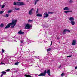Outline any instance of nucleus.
I'll list each match as a JSON object with an SVG mask.
<instances>
[{
    "label": "nucleus",
    "instance_id": "obj_10",
    "mask_svg": "<svg viewBox=\"0 0 77 77\" xmlns=\"http://www.w3.org/2000/svg\"><path fill=\"white\" fill-rule=\"evenodd\" d=\"M33 10H34L33 8H32L29 11V14L30 15H32L33 14V13H32V11H33Z\"/></svg>",
    "mask_w": 77,
    "mask_h": 77
},
{
    "label": "nucleus",
    "instance_id": "obj_17",
    "mask_svg": "<svg viewBox=\"0 0 77 77\" xmlns=\"http://www.w3.org/2000/svg\"><path fill=\"white\" fill-rule=\"evenodd\" d=\"M4 26V24L3 23H2L0 25V27L1 28H2Z\"/></svg>",
    "mask_w": 77,
    "mask_h": 77
},
{
    "label": "nucleus",
    "instance_id": "obj_23",
    "mask_svg": "<svg viewBox=\"0 0 77 77\" xmlns=\"http://www.w3.org/2000/svg\"><path fill=\"white\" fill-rule=\"evenodd\" d=\"M5 5H4V4L2 5V6L1 7V9H3L4 8H5Z\"/></svg>",
    "mask_w": 77,
    "mask_h": 77
},
{
    "label": "nucleus",
    "instance_id": "obj_44",
    "mask_svg": "<svg viewBox=\"0 0 77 77\" xmlns=\"http://www.w3.org/2000/svg\"><path fill=\"white\" fill-rule=\"evenodd\" d=\"M50 45V46H51V45H52V44L51 43Z\"/></svg>",
    "mask_w": 77,
    "mask_h": 77
},
{
    "label": "nucleus",
    "instance_id": "obj_42",
    "mask_svg": "<svg viewBox=\"0 0 77 77\" xmlns=\"http://www.w3.org/2000/svg\"><path fill=\"white\" fill-rule=\"evenodd\" d=\"M51 44H52V43H53V41H51Z\"/></svg>",
    "mask_w": 77,
    "mask_h": 77
},
{
    "label": "nucleus",
    "instance_id": "obj_45",
    "mask_svg": "<svg viewBox=\"0 0 77 77\" xmlns=\"http://www.w3.org/2000/svg\"><path fill=\"white\" fill-rule=\"evenodd\" d=\"M75 69H77V66L75 67Z\"/></svg>",
    "mask_w": 77,
    "mask_h": 77
},
{
    "label": "nucleus",
    "instance_id": "obj_37",
    "mask_svg": "<svg viewBox=\"0 0 77 77\" xmlns=\"http://www.w3.org/2000/svg\"><path fill=\"white\" fill-rule=\"evenodd\" d=\"M57 39H60V38L59 37H57Z\"/></svg>",
    "mask_w": 77,
    "mask_h": 77
},
{
    "label": "nucleus",
    "instance_id": "obj_2",
    "mask_svg": "<svg viewBox=\"0 0 77 77\" xmlns=\"http://www.w3.org/2000/svg\"><path fill=\"white\" fill-rule=\"evenodd\" d=\"M13 5H17V6H23V5H24V3L22 2H17L16 3L14 2Z\"/></svg>",
    "mask_w": 77,
    "mask_h": 77
},
{
    "label": "nucleus",
    "instance_id": "obj_14",
    "mask_svg": "<svg viewBox=\"0 0 77 77\" xmlns=\"http://www.w3.org/2000/svg\"><path fill=\"white\" fill-rule=\"evenodd\" d=\"M70 23L72 25H74L75 24V22L74 21H71Z\"/></svg>",
    "mask_w": 77,
    "mask_h": 77
},
{
    "label": "nucleus",
    "instance_id": "obj_29",
    "mask_svg": "<svg viewBox=\"0 0 77 77\" xmlns=\"http://www.w3.org/2000/svg\"><path fill=\"white\" fill-rule=\"evenodd\" d=\"M33 21V20H30V19H29V20H28V22H32V21Z\"/></svg>",
    "mask_w": 77,
    "mask_h": 77
},
{
    "label": "nucleus",
    "instance_id": "obj_11",
    "mask_svg": "<svg viewBox=\"0 0 77 77\" xmlns=\"http://www.w3.org/2000/svg\"><path fill=\"white\" fill-rule=\"evenodd\" d=\"M24 32H22L21 30H20L18 32V34L19 35H24Z\"/></svg>",
    "mask_w": 77,
    "mask_h": 77
},
{
    "label": "nucleus",
    "instance_id": "obj_8",
    "mask_svg": "<svg viewBox=\"0 0 77 77\" xmlns=\"http://www.w3.org/2000/svg\"><path fill=\"white\" fill-rule=\"evenodd\" d=\"M45 71H46V74L47 73L48 75H49V76H50V69L48 70L47 71V70H45Z\"/></svg>",
    "mask_w": 77,
    "mask_h": 77
},
{
    "label": "nucleus",
    "instance_id": "obj_18",
    "mask_svg": "<svg viewBox=\"0 0 77 77\" xmlns=\"http://www.w3.org/2000/svg\"><path fill=\"white\" fill-rule=\"evenodd\" d=\"M36 16H37V17H42V15L39 14H37Z\"/></svg>",
    "mask_w": 77,
    "mask_h": 77
},
{
    "label": "nucleus",
    "instance_id": "obj_31",
    "mask_svg": "<svg viewBox=\"0 0 77 77\" xmlns=\"http://www.w3.org/2000/svg\"><path fill=\"white\" fill-rule=\"evenodd\" d=\"M38 2V1H36L35 2V5H36V3Z\"/></svg>",
    "mask_w": 77,
    "mask_h": 77
},
{
    "label": "nucleus",
    "instance_id": "obj_33",
    "mask_svg": "<svg viewBox=\"0 0 77 77\" xmlns=\"http://www.w3.org/2000/svg\"><path fill=\"white\" fill-rule=\"evenodd\" d=\"M18 63H15V65H18Z\"/></svg>",
    "mask_w": 77,
    "mask_h": 77
},
{
    "label": "nucleus",
    "instance_id": "obj_34",
    "mask_svg": "<svg viewBox=\"0 0 77 77\" xmlns=\"http://www.w3.org/2000/svg\"><path fill=\"white\" fill-rule=\"evenodd\" d=\"M10 71V69H7L6 70V71H7V72H9Z\"/></svg>",
    "mask_w": 77,
    "mask_h": 77
},
{
    "label": "nucleus",
    "instance_id": "obj_1",
    "mask_svg": "<svg viewBox=\"0 0 77 77\" xmlns=\"http://www.w3.org/2000/svg\"><path fill=\"white\" fill-rule=\"evenodd\" d=\"M17 20H14V19H12V22L11 23V25H12L11 26V28H13L15 27V26L17 24Z\"/></svg>",
    "mask_w": 77,
    "mask_h": 77
},
{
    "label": "nucleus",
    "instance_id": "obj_27",
    "mask_svg": "<svg viewBox=\"0 0 77 77\" xmlns=\"http://www.w3.org/2000/svg\"><path fill=\"white\" fill-rule=\"evenodd\" d=\"M51 50V49L49 48L47 49V51H50Z\"/></svg>",
    "mask_w": 77,
    "mask_h": 77
},
{
    "label": "nucleus",
    "instance_id": "obj_12",
    "mask_svg": "<svg viewBox=\"0 0 77 77\" xmlns=\"http://www.w3.org/2000/svg\"><path fill=\"white\" fill-rule=\"evenodd\" d=\"M69 20L71 21H74V18L72 17H70L69 18Z\"/></svg>",
    "mask_w": 77,
    "mask_h": 77
},
{
    "label": "nucleus",
    "instance_id": "obj_25",
    "mask_svg": "<svg viewBox=\"0 0 77 77\" xmlns=\"http://www.w3.org/2000/svg\"><path fill=\"white\" fill-rule=\"evenodd\" d=\"M61 75L62 77H63V76H64V73H62V74Z\"/></svg>",
    "mask_w": 77,
    "mask_h": 77
},
{
    "label": "nucleus",
    "instance_id": "obj_36",
    "mask_svg": "<svg viewBox=\"0 0 77 77\" xmlns=\"http://www.w3.org/2000/svg\"><path fill=\"white\" fill-rule=\"evenodd\" d=\"M3 74H2L1 75V77H3Z\"/></svg>",
    "mask_w": 77,
    "mask_h": 77
},
{
    "label": "nucleus",
    "instance_id": "obj_4",
    "mask_svg": "<svg viewBox=\"0 0 77 77\" xmlns=\"http://www.w3.org/2000/svg\"><path fill=\"white\" fill-rule=\"evenodd\" d=\"M46 71H44L43 73H41L39 75H38V76L39 77H41V76H44L46 74Z\"/></svg>",
    "mask_w": 77,
    "mask_h": 77
},
{
    "label": "nucleus",
    "instance_id": "obj_32",
    "mask_svg": "<svg viewBox=\"0 0 77 77\" xmlns=\"http://www.w3.org/2000/svg\"><path fill=\"white\" fill-rule=\"evenodd\" d=\"M72 56V55H69V56H67V57H71Z\"/></svg>",
    "mask_w": 77,
    "mask_h": 77
},
{
    "label": "nucleus",
    "instance_id": "obj_43",
    "mask_svg": "<svg viewBox=\"0 0 77 77\" xmlns=\"http://www.w3.org/2000/svg\"><path fill=\"white\" fill-rule=\"evenodd\" d=\"M51 14H53V12H51Z\"/></svg>",
    "mask_w": 77,
    "mask_h": 77
},
{
    "label": "nucleus",
    "instance_id": "obj_21",
    "mask_svg": "<svg viewBox=\"0 0 77 77\" xmlns=\"http://www.w3.org/2000/svg\"><path fill=\"white\" fill-rule=\"evenodd\" d=\"M12 12V10H9L8 11V13H11V12Z\"/></svg>",
    "mask_w": 77,
    "mask_h": 77
},
{
    "label": "nucleus",
    "instance_id": "obj_20",
    "mask_svg": "<svg viewBox=\"0 0 77 77\" xmlns=\"http://www.w3.org/2000/svg\"><path fill=\"white\" fill-rule=\"evenodd\" d=\"M15 10H16V11H18L19 10H20V8H15Z\"/></svg>",
    "mask_w": 77,
    "mask_h": 77
},
{
    "label": "nucleus",
    "instance_id": "obj_15",
    "mask_svg": "<svg viewBox=\"0 0 77 77\" xmlns=\"http://www.w3.org/2000/svg\"><path fill=\"white\" fill-rule=\"evenodd\" d=\"M64 10H69V8H68V7H65L64 9H63Z\"/></svg>",
    "mask_w": 77,
    "mask_h": 77
},
{
    "label": "nucleus",
    "instance_id": "obj_5",
    "mask_svg": "<svg viewBox=\"0 0 77 77\" xmlns=\"http://www.w3.org/2000/svg\"><path fill=\"white\" fill-rule=\"evenodd\" d=\"M67 31L69 33H70V30H68V29H65L63 30V34L64 35H65V34H66V32Z\"/></svg>",
    "mask_w": 77,
    "mask_h": 77
},
{
    "label": "nucleus",
    "instance_id": "obj_16",
    "mask_svg": "<svg viewBox=\"0 0 77 77\" xmlns=\"http://www.w3.org/2000/svg\"><path fill=\"white\" fill-rule=\"evenodd\" d=\"M24 76L26 77H32L31 75L27 74H25L24 75Z\"/></svg>",
    "mask_w": 77,
    "mask_h": 77
},
{
    "label": "nucleus",
    "instance_id": "obj_24",
    "mask_svg": "<svg viewBox=\"0 0 77 77\" xmlns=\"http://www.w3.org/2000/svg\"><path fill=\"white\" fill-rule=\"evenodd\" d=\"M4 17H9V14H6L5 16Z\"/></svg>",
    "mask_w": 77,
    "mask_h": 77
},
{
    "label": "nucleus",
    "instance_id": "obj_39",
    "mask_svg": "<svg viewBox=\"0 0 77 77\" xmlns=\"http://www.w3.org/2000/svg\"><path fill=\"white\" fill-rule=\"evenodd\" d=\"M48 14H51V12H48Z\"/></svg>",
    "mask_w": 77,
    "mask_h": 77
},
{
    "label": "nucleus",
    "instance_id": "obj_35",
    "mask_svg": "<svg viewBox=\"0 0 77 77\" xmlns=\"http://www.w3.org/2000/svg\"><path fill=\"white\" fill-rule=\"evenodd\" d=\"M1 64H2V65H3V64H5V63H3V62H1Z\"/></svg>",
    "mask_w": 77,
    "mask_h": 77
},
{
    "label": "nucleus",
    "instance_id": "obj_22",
    "mask_svg": "<svg viewBox=\"0 0 77 77\" xmlns=\"http://www.w3.org/2000/svg\"><path fill=\"white\" fill-rule=\"evenodd\" d=\"M4 12V11H0V14H2Z\"/></svg>",
    "mask_w": 77,
    "mask_h": 77
},
{
    "label": "nucleus",
    "instance_id": "obj_30",
    "mask_svg": "<svg viewBox=\"0 0 77 77\" xmlns=\"http://www.w3.org/2000/svg\"><path fill=\"white\" fill-rule=\"evenodd\" d=\"M2 53H3L5 52V50H4V49H2Z\"/></svg>",
    "mask_w": 77,
    "mask_h": 77
},
{
    "label": "nucleus",
    "instance_id": "obj_3",
    "mask_svg": "<svg viewBox=\"0 0 77 77\" xmlns=\"http://www.w3.org/2000/svg\"><path fill=\"white\" fill-rule=\"evenodd\" d=\"M30 27H32V26L29 24H27L25 26V29H30Z\"/></svg>",
    "mask_w": 77,
    "mask_h": 77
},
{
    "label": "nucleus",
    "instance_id": "obj_13",
    "mask_svg": "<svg viewBox=\"0 0 77 77\" xmlns=\"http://www.w3.org/2000/svg\"><path fill=\"white\" fill-rule=\"evenodd\" d=\"M64 13H66V14H67V13H68V12H72V11H64Z\"/></svg>",
    "mask_w": 77,
    "mask_h": 77
},
{
    "label": "nucleus",
    "instance_id": "obj_41",
    "mask_svg": "<svg viewBox=\"0 0 77 77\" xmlns=\"http://www.w3.org/2000/svg\"><path fill=\"white\" fill-rule=\"evenodd\" d=\"M21 43H23V41H21Z\"/></svg>",
    "mask_w": 77,
    "mask_h": 77
},
{
    "label": "nucleus",
    "instance_id": "obj_7",
    "mask_svg": "<svg viewBox=\"0 0 77 77\" xmlns=\"http://www.w3.org/2000/svg\"><path fill=\"white\" fill-rule=\"evenodd\" d=\"M44 15H45L44 16V18H47L48 17V14L47 13H45L44 14Z\"/></svg>",
    "mask_w": 77,
    "mask_h": 77
},
{
    "label": "nucleus",
    "instance_id": "obj_28",
    "mask_svg": "<svg viewBox=\"0 0 77 77\" xmlns=\"http://www.w3.org/2000/svg\"><path fill=\"white\" fill-rule=\"evenodd\" d=\"M38 12H39V9L37 8V11H36V14H38Z\"/></svg>",
    "mask_w": 77,
    "mask_h": 77
},
{
    "label": "nucleus",
    "instance_id": "obj_47",
    "mask_svg": "<svg viewBox=\"0 0 77 77\" xmlns=\"http://www.w3.org/2000/svg\"><path fill=\"white\" fill-rule=\"evenodd\" d=\"M38 0H36V1H37L38 2Z\"/></svg>",
    "mask_w": 77,
    "mask_h": 77
},
{
    "label": "nucleus",
    "instance_id": "obj_40",
    "mask_svg": "<svg viewBox=\"0 0 77 77\" xmlns=\"http://www.w3.org/2000/svg\"><path fill=\"white\" fill-rule=\"evenodd\" d=\"M61 67V65H60L59 67V68H60Z\"/></svg>",
    "mask_w": 77,
    "mask_h": 77
},
{
    "label": "nucleus",
    "instance_id": "obj_38",
    "mask_svg": "<svg viewBox=\"0 0 77 77\" xmlns=\"http://www.w3.org/2000/svg\"><path fill=\"white\" fill-rule=\"evenodd\" d=\"M19 2H20L21 1V0H17Z\"/></svg>",
    "mask_w": 77,
    "mask_h": 77
},
{
    "label": "nucleus",
    "instance_id": "obj_9",
    "mask_svg": "<svg viewBox=\"0 0 77 77\" xmlns=\"http://www.w3.org/2000/svg\"><path fill=\"white\" fill-rule=\"evenodd\" d=\"M77 43V42L76 41V40H73V42L72 43V45H75Z\"/></svg>",
    "mask_w": 77,
    "mask_h": 77
},
{
    "label": "nucleus",
    "instance_id": "obj_26",
    "mask_svg": "<svg viewBox=\"0 0 77 77\" xmlns=\"http://www.w3.org/2000/svg\"><path fill=\"white\" fill-rule=\"evenodd\" d=\"M73 2V1L72 0H70L69 1V3H72Z\"/></svg>",
    "mask_w": 77,
    "mask_h": 77
},
{
    "label": "nucleus",
    "instance_id": "obj_19",
    "mask_svg": "<svg viewBox=\"0 0 77 77\" xmlns=\"http://www.w3.org/2000/svg\"><path fill=\"white\" fill-rule=\"evenodd\" d=\"M1 72L2 74H6V72L5 71H2Z\"/></svg>",
    "mask_w": 77,
    "mask_h": 77
},
{
    "label": "nucleus",
    "instance_id": "obj_6",
    "mask_svg": "<svg viewBox=\"0 0 77 77\" xmlns=\"http://www.w3.org/2000/svg\"><path fill=\"white\" fill-rule=\"evenodd\" d=\"M11 23H10L8 24L6 27H5V29H8V28H9L11 27Z\"/></svg>",
    "mask_w": 77,
    "mask_h": 77
},
{
    "label": "nucleus",
    "instance_id": "obj_46",
    "mask_svg": "<svg viewBox=\"0 0 77 77\" xmlns=\"http://www.w3.org/2000/svg\"><path fill=\"white\" fill-rule=\"evenodd\" d=\"M60 42H59V44H60Z\"/></svg>",
    "mask_w": 77,
    "mask_h": 77
}]
</instances>
